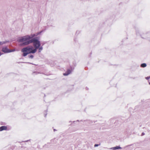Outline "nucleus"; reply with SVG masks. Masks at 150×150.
I'll return each instance as SVG.
<instances>
[{
  "label": "nucleus",
  "mask_w": 150,
  "mask_h": 150,
  "mask_svg": "<svg viewBox=\"0 0 150 150\" xmlns=\"http://www.w3.org/2000/svg\"><path fill=\"white\" fill-rule=\"evenodd\" d=\"M36 36L35 34H31L21 37L18 40L19 42H23V45H28L32 43V39Z\"/></svg>",
  "instance_id": "obj_1"
},
{
  "label": "nucleus",
  "mask_w": 150,
  "mask_h": 150,
  "mask_svg": "<svg viewBox=\"0 0 150 150\" xmlns=\"http://www.w3.org/2000/svg\"><path fill=\"white\" fill-rule=\"evenodd\" d=\"M21 52L23 53V56H25L29 54L35 53L36 51L35 49H33L32 46H31L23 48L21 50Z\"/></svg>",
  "instance_id": "obj_2"
},
{
  "label": "nucleus",
  "mask_w": 150,
  "mask_h": 150,
  "mask_svg": "<svg viewBox=\"0 0 150 150\" xmlns=\"http://www.w3.org/2000/svg\"><path fill=\"white\" fill-rule=\"evenodd\" d=\"M32 43H33V45L37 51V50L41 45L40 41L38 39V38H33L32 39Z\"/></svg>",
  "instance_id": "obj_3"
},
{
  "label": "nucleus",
  "mask_w": 150,
  "mask_h": 150,
  "mask_svg": "<svg viewBox=\"0 0 150 150\" xmlns=\"http://www.w3.org/2000/svg\"><path fill=\"white\" fill-rule=\"evenodd\" d=\"M15 50H9L7 47H4L2 48V51L5 53H7L13 52Z\"/></svg>",
  "instance_id": "obj_4"
},
{
  "label": "nucleus",
  "mask_w": 150,
  "mask_h": 150,
  "mask_svg": "<svg viewBox=\"0 0 150 150\" xmlns=\"http://www.w3.org/2000/svg\"><path fill=\"white\" fill-rule=\"evenodd\" d=\"M71 73V71L70 70H68L66 73L63 74L64 76H67L69 74Z\"/></svg>",
  "instance_id": "obj_5"
},
{
  "label": "nucleus",
  "mask_w": 150,
  "mask_h": 150,
  "mask_svg": "<svg viewBox=\"0 0 150 150\" xmlns=\"http://www.w3.org/2000/svg\"><path fill=\"white\" fill-rule=\"evenodd\" d=\"M6 127L5 126H2L0 127V131H2L3 130L6 129Z\"/></svg>",
  "instance_id": "obj_6"
},
{
  "label": "nucleus",
  "mask_w": 150,
  "mask_h": 150,
  "mask_svg": "<svg viewBox=\"0 0 150 150\" xmlns=\"http://www.w3.org/2000/svg\"><path fill=\"white\" fill-rule=\"evenodd\" d=\"M121 147H120V146H116V147L112 148H111V149H113L115 150L118 149H121Z\"/></svg>",
  "instance_id": "obj_7"
},
{
  "label": "nucleus",
  "mask_w": 150,
  "mask_h": 150,
  "mask_svg": "<svg viewBox=\"0 0 150 150\" xmlns=\"http://www.w3.org/2000/svg\"><path fill=\"white\" fill-rule=\"evenodd\" d=\"M38 52H40L43 49V47L42 46H40V47H39L38 48Z\"/></svg>",
  "instance_id": "obj_8"
},
{
  "label": "nucleus",
  "mask_w": 150,
  "mask_h": 150,
  "mask_svg": "<svg viewBox=\"0 0 150 150\" xmlns=\"http://www.w3.org/2000/svg\"><path fill=\"white\" fill-rule=\"evenodd\" d=\"M146 66V64L145 63H143L141 64V67H144Z\"/></svg>",
  "instance_id": "obj_9"
},
{
  "label": "nucleus",
  "mask_w": 150,
  "mask_h": 150,
  "mask_svg": "<svg viewBox=\"0 0 150 150\" xmlns=\"http://www.w3.org/2000/svg\"><path fill=\"white\" fill-rule=\"evenodd\" d=\"M8 41H3V42H0V45H2L6 43Z\"/></svg>",
  "instance_id": "obj_10"
},
{
  "label": "nucleus",
  "mask_w": 150,
  "mask_h": 150,
  "mask_svg": "<svg viewBox=\"0 0 150 150\" xmlns=\"http://www.w3.org/2000/svg\"><path fill=\"white\" fill-rule=\"evenodd\" d=\"M28 57L29 58H30L31 59H33V55L30 54L28 56Z\"/></svg>",
  "instance_id": "obj_11"
},
{
  "label": "nucleus",
  "mask_w": 150,
  "mask_h": 150,
  "mask_svg": "<svg viewBox=\"0 0 150 150\" xmlns=\"http://www.w3.org/2000/svg\"><path fill=\"white\" fill-rule=\"evenodd\" d=\"M150 78V76L149 77H146V79H147V80H148Z\"/></svg>",
  "instance_id": "obj_12"
},
{
  "label": "nucleus",
  "mask_w": 150,
  "mask_h": 150,
  "mask_svg": "<svg viewBox=\"0 0 150 150\" xmlns=\"http://www.w3.org/2000/svg\"><path fill=\"white\" fill-rule=\"evenodd\" d=\"M98 146V144H95V145H94V146L95 147H96V146Z\"/></svg>",
  "instance_id": "obj_13"
},
{
  "label": "nucleus",
  "mask_w": 150,
  "mask_h": 150,
  "mask_svg": "<svg viewBox=\"0 0 150 150\" xmlns=\"http://www.w3.org/2000/svg\"><path fill=\"white\" fill-rule=\"evenodd\" d=\"M144 134H145V133L144 132H142V133L141 135L142 136H143V135H144Z\"/></svg>",
  "instance_id": "obj_14"
},
{
  "label": "nucleus",
  "mask_w": 150,
  "mask_h": 150,
  "mask_svg": "<svg viewBox=\"0 0 150 150\" xmlns=\"http://www.w3.org/2000/svg\"><path fill=\"white\" fill-rule=\"evenodd\" d=\"M3 54V53H1L0 52V56Z\"/></svg>",
  "instance_id": "obj_15"
},
{
  "label": "nucleus",
  "mask_w": 150,
  "mask_h": 150,
  "mask_svg": "<svg viewBox=\"0 0 150 150\" xmlns=\"http://www.w3.org/2000/svg\"><path fill=\"white\" fill-rule=\"evenodd\" d=\"M46 114L45 115V117H46Z\"/></svg>",
  "instance_id": "obj_16"
},
{
  "label": "nucleus",
  "mask_w": 150,
  "mask_h": 150,
  "mask_svg": "<svg viewBox=\"0 0 150 150\" xmlns=\"http://www.w3.org/2000/svg\"><path fill=\"white\" fill-rule=\"evenodd\" d=\"M54 131H56V130H55V129H54Z\"/></svg>",
  "instance_id": "obj_17"
},
{
  "label": "nucleus",
  "mask_w": 150,
  "mask_h": 150,
  "mask_svg": "<svg viewBox=\"0 0 150 150\" xmlns=\"http://www.w3.org/2000/svg\"><path fill=\"white\" fill-rule=\"evenodd\" d=\"M40 33H38V34H39Z\"/></svg>",
  "instance_id": "obj_18"
},
{
  "label": "nucleus",
  "mask_w": 150,
  "mask_h": 150,
  "mask_svg": "<svg viewBox=\"0 0 150 150\" xmlns=\"http://www.w3.org/2000/svg\"><path fill=\"white\" fill-rule=\"evenodd\" d=\"M149 84H150V83H149Z\"/></svg>",
  "instance_id": "obj_19"
}]
</instances>
